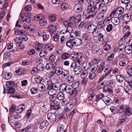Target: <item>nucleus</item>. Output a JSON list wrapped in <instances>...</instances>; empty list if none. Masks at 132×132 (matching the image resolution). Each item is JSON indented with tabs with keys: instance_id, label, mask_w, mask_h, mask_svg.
Returning <instances> with one entry per match:
<instances>
[{
	"instance_id": "f257e3e1",
	"label": "nucleus",
	"mask_w": 132,
	"mask_h": 132,
	"mask_svg": "<svg viewBox=\"0 0 132 132\" xmlns=\"http://www.w3.org/2000/svg\"><path fill=\"white\" fill-rule=\"evenodd\" d=\"M88 4V9L87 11L84 12L87 19L92 18L96 15L97 13L94 12V5L95 3L93 0H86Z\"/></svg>"
},
{
	"instance_id": "f03ea898",
	"label": "nucleus",
	"mask_w": 132,
	"mask_h": 132,
	"mask_svg": "<svg viewBox=\"0 0 132 132\" xmlns=\"http://www.w3.org/2000/svg\"><path fill=\"white\" fill-rule=\"evenodd\" d=\"M118 108L119 109L118 111L119 113H123L126 116H130L132 114L131 109L128 105H125L122 104H121L118 105Z\"/></svg>"
},
{
	"instance_id": "7ed1b4c3",
	"label": "nucleus",
	"mask_w": 132,
	"mask_h": 132,
	"mask_svg": "<svg viewBox=\"0 0 132 132\" xmlns=\"http://www.w3.org/2000/svg\"><path fill=\"white\" fill-rule=\"evenodd\" d=\"M113 84L112 81L110 80L107 81L105 84V86L103 88V92H108L111 93H113L112 87L110 86Z\"/></svg>"
},
{
	"instance_id": "20e7f679",
	"label": "nucleus",
	"mask_w": 132,
	"mask_h": 132,
	"mask_svg": "<svg viewBox=\"0 0 132 132\" xmlns=\"http://www.w3.org/2000/svg\"><path fill=\"white\" fill-rule=\"evenodd\" d=\"M97 66L98 68V72H101L104 68V62L102 60L98 61L97 63Z\"/></svg>"
},
{
	"instance_id": "39448f33",
	"label": "nucleus",
	"mask_w": 132,
	"mask_h": 132,
	"mask_svg": "<svg viewBox=\"0 0 132 132\" xmlns=\"http://www.w3.org/2000/svg\"><path fill=\"white\" fill-rule=\"evenodd\" d=\"M57 95L54 94V95H50V104H56L59 102L58 100L57 99Z\"/></svg>"
},
{
	"instance_id": "423d86ee",
	"label": "nucleus",
	"mask_w": 132,
	"mask_h": 132,
	"mask_svg": "<svg viewBox=\"0 0 132 132\" xmlns=\"http://www.w3.org/2000/svg\"><path fill=\"white\" fill-rule=\"evenodd\" d=\"M73 30V29L70 26H69L67 27L66 30L65 32H63L62 31H61L59 32V34H65V35H69V36H67V37L68 38L70 35H71V33Z\"/></svg>"
},
{
	"instance_id": "0eeeda50",
	"label": "nucleus",
	"mask_w": 132,
	"mask_h": 132,
	"mask_svg": "<svg viewBox=\"0 0 132 132\" xmlns=\"http://www.w3.org/2000/svg\"><path fill=\"white\" fill-rule=\"evenodd\" d=\"M125 45L124 44H122L121 45V46L123 47V48H121L122 50H124L126 53L127 54H129L132 52V47L130 46H125Z\"/></svg>"
},
{
	"instance_id": "6e6552de",
	"label": "nucleus",
	"mask_w": 132,
	"mask_h": 132,
	"mask_svg": "<svg viewBox=\"0 0 132 132\" xmlns=\"http://www.w3.org/2000/svg\"><path fill=\"white\" fill-rule=\"evenodd\" d=\"M82 7V4L77 3L75 5L74 7V10L76 13L80 12L81 11Z\"/></svg>"
},
{
	"instance_id": "1a4fd4ad",
	"label": "nucleus",
	"mask_w": 132,
	"mask_h": 132,
	"mask_svg": "<svg viewBox=\"0 0 132 132\" xmlns=\"http://www.w3.org/2000/svg\"><path fill=\"white\" fill-rule=\"evenodd\" d=\"M96 26L94 24H88L87 26V27L86 28L87 29V31L89 33H92L94 30L96 28Z\"/></svg>"
},
{
	"instance_id": "9d476101",
	"label": "nucleus",
	"mask_w": 132,
	"mask_h": 132,
	"mask_svg": "<svg viewBox=\"0 0 132 132\" xmlns=\"http://www.w3.org/2000/svg\"><path fill=\"white\" fill-rule=\"evenodd\" d=\"M73 89V87L72 85H68L65 86V87L64 89V90L67 93L70 94Z\"/></svg>"
},
{
	"instance_id": "9b49d317",
	"label": "nucleus",
	"mask_w": 132,
	"mask_h": 132,
	"mask_svg": "<svg viewBox=\"0 0 132 132\" xmlns=\"http://www.w3.org/2000/svg\"><path fill=\"white\" fill-rule=\"evenodd\" d=\"M121 18V16L119 17H112L111 21L114 24L118 25L120 22V19Z\"/></svg>"
},
{
	"instance_id": "f8f14e48",
	"label": "nucleus",
	"mask_w": 132,
	"mask_h": 132,
	"mask_svg": "<svg viewBox=\"0 0 132 132\" xmlns=\"http://www.w3.org/2000/svg\"><path fill=\"white\" fill-rule=\"evenodd\" d=\"M25 106L24 104H21L19 105L15 110V112L16 113H20L22 112L25 109Z\"/></svg>"
},
{
	"instance_id": "ddd939ff",
	"label": "nucleus",
	"mask_w": 132,
	"mask_h": 132,
	"mask_svg": "<svg viewBox=\"0 0 132 132\" xmlns=\"http://www.w3.org/2000/svg\"><path fill=\"white\" fill-rule=\"evenodd\" d=\"M104 23L103 21L99 22L97 23V26H96V28L100 30V31H102L104 30Z\"/></svg>"
},
{
	"instance_id": "4468645a",
	"label": "nucleus",
	"mask_w": 132,
	"mask_h": 132,
	"mask_svg": "<svg viewBox=\"0 0 132 132\" xmlns=\"http://www.w3.org/2000/svg\"><path fill=\"white\" fill-rule=\"evenodd\" d=\"M7 92L10 94H12V95H11V97H14L15 96L13 94L15 93V89L13 87H7Z\"/></svg>"
},
{
	"instance_id": "2eb2a0df",
	"label": "nucleus",
	"mask_w": 132,
	"mask_h": 132,
	"mask_svg": "<svg viewBox=\"0 0 132 132\" xmlns=\"http://www.w3.org/2000/svg\"><path fill=\"white\" fill-rule=\"evenodd\" d=\"M72 54L70 55L69 53H64L62 54L61 57L62 59L64 60L67 59L70 56H71L73 59L75 58L74 56H72Z\"/></svg>"
},
{
	"instance_id": "dca6fc26",
	"label": "nucleus",
	"mask_w": 132,
	"mask_h": 132,
	"mask_svg": "<svg viewBox=\"0 0 132 132\" xmlns=\"http://www.w3.org/2000/svg\"><path fill=\"white\" fill-rule=\"evenodd\" d=\"M120 16L121 18L126 22H128L130 20V14L129 13L123 16Z\"/></svg>"
},
{
	"instance_id": "f3484780",
	"label": "nucleus",
	"mask_w": 132,
	"mask_h": 132,
	"mask_svg": "<svg viewBox=\"0 0 132 132\" xmlns=\"http://www.w3.org/2000/svg\"><path fill=\"white\" fill-rule=\"evenodd\" d=\"M112 70L108 65L105 67L104 69V72L105 73V75L106 76L108 75L111 71Z\"/></svg>"
},
{
	"instance_id": "a211bd4d",
	"label": "nucleus",
	"mask_w": 132,
	"mask_h": 132,
	"mask_svg": "<svg viewBox=\"0 0 132 132\" xmlns=\"http://www.w3.org/2000/svg\"><path fill=\"white\" fill-rule=\"evenodd\" d=\"M54 73L58 75H61L63 74V70L62 68L60 67H56Z\"/></svg>"
},
{
	"instance_id": "6ab92c4d",
	"label": "nucleus",
	"mask_w": 132,
	"mask_h": 132,
	"mask_svg": "<svg viewBox=\"0 0 132 132\" xmlns=\"http://www.w3.org/2000/svg\"><path fill=\"white\" fill-rule=\"evenodd\" d=\"M56 113V112H55ZM47 117L48 119L55 120L56 118L55 113H49L47 114Z\"/></svg>"
},
{
	"instance_id": "aec40b11",
	"label": "nucleus",
	"mask_w": 132,
	"mask_h": 132,
	"mask_svg": "<svg viewBox=\"0 0 132 132\" xmlns=\"http://www.w3.org/2000/svg\"><path fill=\"white\" fill-rule=\"evenodd\" d=\"M89 38V35L86 33H85L83 34L82 36V43L84 42V44H85L87 43V40Z\"/></svg>"
},
{
	"instance_id": "412c9836",
	"label": "nucleus",
	"mask_w": 132,
	"mask_h": 132,
	"mask_svg": "<svg viewBox=\"0 0 132 132\" xmlns=\"http://www.w3.org/2000/svg\"><path fill=\"white\" fill-rule=\"evenodd\" d=\"M102 100L104 101L106 104L108 105L110 104L112 102L111 99L109 97L105 96L103 98H102Z\"/></svg>"
},
{
	"instance_id": "4be33fe9",
	"label": "nucleus",
	"mask_w": 132,
	"mask_h": 132,
	"mask_svg": "<svg viewBox=\"0 0 132 132\" xmlns=\"http://www.w3.org/2000/svg\"><path fill=\"white\" fill-rule=\"evenodd\" d=\"M73 44L74 45L78 46L80 45L82 42V40L78 38H73Z\"/></svg>"
},
{
	"instance_id": "5701e85b",
	"label": "nucleus",
	"mask_w": 132,
	"mask_h": 132,
	"mask_svg": "<svg viewBox=\"0 0 132 132\" xmlns=\"http://www.w3.org/2000/svg\"><path fill=\"white\" fill-rule=\"evenodd\" d=\"M83 68L86 70H87L91 67V64L87 61L84 62L82 64Z\"/></svg>"
},
{
	"instance_id": "b1692460",
	"label": "nucleus",
	"mask_w": 132,
	"mask_h": 132,
	"mask_svg": "<svg viewBox=\"0 0 132 132\" xmlns=\"http://www.w3.org/2000/svg\"><path fill=\"white\" fill-rule=\"evenodd\" d=\"M54 89L56 91L60 90L62 86V85L59 82L53 84Z\"/></svg>"
},
{
	"instance_id": "393cba45",
	"label": "nucleus",
	"mask_w": 132,
	"mask_h": 132,
	"mask_svg": "<svg viewBox=\"0 0 132 132\" xmlns=\"http://www.w3.org/2000/svg\"><path fill=\"white\" fill-rule=\"evenodd\" d=\"M115 10L116 13L118 14L119 15V16L120 15L123 13L124 11V9L123 7L120 6L117 8Z\"/></svg>"
},
{
	"instance_id": "a878e982",
	"label": "nucleus",
	"mask_w": 132,
	"mask_h": 132,
	"mask_svg": "<svg viewBox=\"0 0 132 132\" xmlns=\"http://www.w3.org/2000/svg\"><path fill=\"white\" fill-rule=\"evenodd\" d=\"M116 78L117 81L119 83L122 82L124 80L123 76L121 75H118L116 76Z\"/></svg>"
},
{
	"instance_id": "bb28decb",
	"label": "nucleus",
	"mask_w": 132,
	"mask_h": 132,
	"mask_svg": "<svg viewBox=\"0 0 132 132\" xmlns=\"http://www.w3.org/2000/svg\"><path fill=\"white\" fill-rule=\"evenodd\" d=\"M60 106L58 102L57 104H50V108L51 109H54L55 110H59L60 108Z\"/></svg>"
},
{
	"instance_id": "cd10ccee",
	"label": "nucleus",
	"mask_w": 132,
	"mask_h": 132,
	"mask_svg": "<svg viewBox=\"0 0 132 132\" xmlns=\"http://www.w3.org/2000/svg\"><path fill=\"white\" fill-rule=\"evenodd\" d=\"M45 88V85L41 83H39L38 85L37 89L40 91L43 92Z\"/></svg>"
},
{
	"instance_id": "c85d7f7f",
	"label": "nucleus",
	"mask_w": 132,
	"mask_h": 132,
	"mask_svg": "<svg viewBox=\"0 0 132 132\" xmlns=\"http://www.w3.org/2000/svg\"><path fill=\"white\" fill-rule=\"evenodd\" d=\"M82 69L80 66H77L73 69L74 72L76 74H78L81 72Z\"/></svg>"
},
{
	"instance_id": "c756f323",
	"label": "nucleus",
	"mask_w": 132,
	"mask_h": 132,
	"mask_svg": "<svg viewBox=\"0 0 132 132\" xmlns=\"http://www.w3.org/2000/svg\"><path fill=\"white\" fill-rule=\"evenodd\" d=\"M24 15L23 14H21L20 16V19L23 21L25 22H26L29 23L30 21V19L29 18H27L23 16Z\"/></svg>"
},
{
	"instance_id": "7c9ffc66",
	"label": "nucleus",
	"mask_w": 132,
	"mask_h": 132,
	"mask_svg": "<svg viewBox=\"0 0 132 132\" xmlns=\"http://www.w3.org/2000/svg\"><path fill=\"white\" fill-rule=\"evenodd\" d=\"M126 80L128 83L129 86H130L131 88H132V77L131 76H129L126 78Z\"/></svg>"
},
{
	"instance_id": "2f4dec72",
	"label": "nucleus",
	"mask_w": 132,
	"mask_h": 132,
	"mask_svg": "<svg viewBox=\"0 0 132 132\" xmlns=\"http://www.w3.org/2000/svg\"><path fill=\"white\" fill-rule=\"evenodd\" d=\"M54 48L53 45L50 43L48 44L45 46L46 50L48 51L52 50Z\"/></svg>"
},
{
	"instance_id": "473e14b6",
	"label": "nucleus",
	"mask_w": 132,
	"mask_h": 132,
	"mask_svg": "<svg viewBox=\"0 0 132 132\" xmlns=\"http://www.w3.org/2000/svg\"><path fill=\"white\" fill-rule=\"evenodd\" d=\"M73 39L70 40H68L66 43V44L67 46L70 48H72L74 45L73 44Z\"/></svg>"
},
{
	"instance_id": "72a5a7b5",
	"label": "nucleus",
	"mask_w": 132,
	"mask_h": 132,
	"mask_svg": "<svg viewBox=\"0 0 132 132\" xmlns=\"http://www.w3.org/2000/svg\"><path fill=\"white\" fill-rule=\"evenodd\" d=\"M44 18L42 14H38L36 15L34 18V19L36 21H40Z\"/></svg>"
},
{
	"instance_id": "f704fd0d",
	"label": "nucleus",
	"mask_w": 132,
	"mask_h": 132,
	"mask_svg": "<svg viewBox=\"0 0 132 132\" xmlns=\"http://www.w3.org/2000/svg\"><path fill=\"white\" fill-rule=\"evenodd\" d=\"M47 89L53 88V84L51 80L50 79L47 81Z\"/></svg>"
},
{
	"instance_id": "c9c22d12",
	"label": "nucleus",
	"mask_w": 132,
	"mask_h": 132,
	"mask_svg": "<svg viewBox=\"0 0 132 132\" xmlns=\"http://www.w3.org/2000/svg\"><path fill=\"white\" fill-rule=\"evenodd\" d=\"M47 89L48 90V94L50 96L55 94V93L56 91L54 89V87Z\"/></svg>"
},
{
	"instance_id": "e433bc0d",
	"label": "nucleus",
	"mask_w": 132,
	"mask_h": 132,
	"mask_svg": "<svg viewBox=\"0 0 132 132\" xmlns=\"http://www.w3.org/2000/svg\"><path fill=\"white\" fill-rule=\"evenodd\" d=\"M45 66L42 64H39L37 66V70L39 71H43L45 69Z\"/></svg>"
},
{
	"instance_id": "4c0bfd02",
	"label": "nucleus",
	"mask_w": 132,
	"mask_h": 132,
	"mask_svg": "<svg viewBox=\"0 0 132 132\" xmlns=\"http://www.w3.org/2000/svg\"><path fill=\"white\" fill-rule=\"evenodd\" d=\"M48 121L46 120L44 121L43 122L41 123L39 127V128L42 129L44 127H45L48 125Z\"/></svg>"
},
{
	"instance_id": "58836bf2",
	"label": "nucleus",
	"mask_w": 132,
	"mask_h": 132,
	"mask_svg": "<svg viewBox=\"0 0 132 132\" xmlns=\"http://www.w3.org/2000/svg\"><path fill=\"white\" fill-rule=\"evenodd\" d=\"M42 45L41 44L38 43L36 44L35 45V48L37 51L39 52L42 50Z\"/></svg>"
},
{
	"instance_id": "ea45409f",
	"label": "nucleus",
	"mask_w": 132,
	"mask_h": 132,
	"mask_svg": "<svg viewBox=\"0 0 132 132\" xmlns=\"http://www.w3.org/2000/svg\"><path fill=\"white\" fill-rule=\"evenodd\" d=\"M48 30L50 32H53L56 29L55 26L53 25H51L49 26L48 27Z\"/></svg>"
},
{
	"instance_id": "a19ab883",
	"label": "nucleus",
	"mask_w": 132,
	"mask_h": 132,
	"mask_svg": "<svg viewBox=\"0 0 132 132\" xmlns=\"http://www.w3.org/2000/svg\"><path fill=\"white\" fill-rule=\"evenodd\" d=\"M58 100H62L65 98L64 95L62 93H60L57 95Z\"/></svg>"
},
{
	"instance_id": "79ce46f5",
	"label": "nucleus",
	"mask_w": 132,
	"mask_h": 132,
	"mask_svg": "<svg viewBox=\"0 0 132 132\" xmlns=\"http://www.w3.org/2000/svg\"><path fill=\"white\" fill-rule=\"evenodd\" d=\"M94 44L93 43L90 42L88 43L86 45V46L88 50H92L94 46Z\"/></svg>"
},
{
	"instance_id": "37998d69",
	"label": "nucleus",
	"mask_w": 132,
	"mask_h": 132,
	"mask_svg": "<svg viewBox=\"0 0 132 132\" xmlns=\"http://www.w3.org/2000/svg\"><path fill=\"white\" fill-rule=\"evenodd\" d=\"M66 81L68 83H70L72 82L74 80L72 76H68L66 78Z\"/></svg>"
},
{
	"instance_id": "c03bdc74",
	"label": "nucleus",
	"mask_w": 132,
	"mask_h": 132,
	"mask_svg": "<svg viewBox=\"0 0 132 132\" xmlns=\"http://www.w3.org/2000/svg\"><path fill=\"white\" fill-rule=\"evenodd\" d=\"M101 31L100 30H99L96 28L92 33V35L93 37H97V36L100 33L99 32Z\"/></svg>"
},
{
	"instance_id": "a18cd8bd",
	"label": "nucleus",
	"mask_w": 132,
	"mask_h": 132,
	"mask_svg": "<svg viewBox=\"0 0 132 132\" xmlns=\"http://www.w3.org/2000/svg\"><path fill=\"white\" fill-rule=\"evenodd\" d=\"M47 22L46 19H45L44 17L43 18L39 21V24L40 25L42 26H44L47 25Z\"/></svg>"
},
{
	"instance_id": "49530a36",
	"label": "nucleus",
	"mask_w": 132,
	"mask_h": 132,
	"mask_svg": "<svg viewBox=\"0 0 132 132\" xmlns=\"http://www.w3.org/2000/svg\"><path fill=\"white\" fill-rule=\"evenodd\" d=\"M51 37L53 40L56 42L58 41L59 39V36L57 34L51 35Z\"/></svg>"
},
{
	"instance_id": "de8ad7c7",
	"label": "nucleus",
	"mask_w": 132,
	"mask_h": 132,
	"mask_svg": "<svg viewBox=\"0 0 132 132\" xmlns=\"http://www.w3.org/2000/svg\"><path fill=\"white\" fill-rule=\"evenodd\" d=\"M104 96L103 94H98L96 96V101H98L101 99L102 100V98H103Z\"/></svg>"
},
{
	"instance_id": "09e8293b",
	"label": "nucleus",
	"mask_w": 132,
	"mask_h": 132,
	"mask_svg": "<svg viewBox=\"0 0 132 132\" xmlns=\"http://www.w3.org/2000/svg\"><path fill=\"white\" fill-rule=\"evenodd\" d=\"M6 86L7 87H13L14 86V82L12 81H9L6 82Z\"/></svg>"
},
{
	"instance_id": "8fccbe9b",
	"label": "nucleus",
	"mask_w": 132,
	"mask_h": 132,
	"mask_svg": "<svg viewBox=\"0 0 132 132\" xmlns=\"http://www.w3.org/2000/svg\"><path fill=\"white\" fill-rule=\"evenodd\" d=\"M47 53V51L41 50L39 53V56L40 57H43L45 56Z\"/></svg>"
},
{
	"instance_id": "3c124183",
	"label": "nucleus",
	"mask_w": 132,
	"mask_h": 132,
	"mask_svg": "<svg viewBox=\"0 0 132 132\" xmlns=\"http://www.w3.org/2000/svg\"><path fill=\"white\" fill-rule=\"evenodd\" d=\"M88 74L87 71L86 70L83 71L81 75V77L83 79H85Z\"/></svg>"
},
{
	"instance_id": "603ef678",
	"label": "nucleus",
	"mask_w": 132,
	"mask_h": 132,
	"mask_svg": "<svg viewBox=\"0 0 132 132\" xmlns=\"http://www.w3.org/2000/svg\"><path fill=\"white\" fill-rule=\"evenodd\" d=\"M130 30V28L129 26L127 25H126L123 28V32L125 33L126 32L129 31Z\"/></svg>"
},
{
	"instance_id": "864d4df0",
	"label": "nucleus",
	"mask_w": 132,
	"mask_h": 132,
	"mask_svg": "<svg viewBox=\"0 0 132 132\" xmlns=\"http://www.w3.org/2000/svg\"><path fill=\"white\" fill-rule=\"evenodd\" d=\"M61 7L62 10H64L68 9V6L67 3H64L61 4Z\"/></svg>"
},
{
	"instance_id": "5fc2aeb1",
	"label": "nucleus",
	"mask_w": 132,
	"mask_h": 132,
	"mask_svg": "<svg viewBox=\"0 0 132 132\" xmlns=\"http://www.w3.org/2000/svg\"><path fill=\"white\" fill-rule=\"evenodd\" d=\"M96 76L95 74L93 72H89L88 76L89 78L91 80L93 79Z\"/></svg>"
},
{
	"instance_id": "6e6d98bb",
	"label": "nucleus",
	"mask_w": 132,
	"mask_h": 132,
	"mask_svg": "<svg viewBox=\"0 0 132 132\" xmlns=\"http://www.w3.org/2000/svg\"><path fill=\"white\" fill-rule=\"evenodd\" d=\"M42 79V77L38 75H36L35 77V80L37 83L40 82L41 81Z\"/></svg>"
},
{
	"instance_id": "4d7b16f0",
	"label": "nucleus",
	"mask_w": 132,
	"mask_h": 132,
	"mask_svg": "<svg viewBox=\"0 0 132 132\" xmlns=\"http://www.w3.org/2000/svg\"><path fill=\"white\" fill-rule=\"evenodd\" d=\"M77 93V91L76 90L73 89L69 94L70 95V96L72 97H74L76 96Z\"/></svg>"
},
{
	"instance_id": "13d9d810",
	"label": "nucleus",
	"mask_w": 132,
	"mask_h": 132,
	"mask_svg": "<svg viewBox=\"0 0 132 132\" xmlns=\"http://www.w3.org/2000/svg\"><path fill=\"white\" fill-rule=\"evenodd\" d=\"M38 89L35 87L31 88L30 89L31 93L32 94H36L37 92Z\"/></svg>"
},
{
	"instance_id": "bf43d9fd",
	"label": "nucleus",
	"mask_w": 132,
	"mask_h": 132,
	"mask_svg": "<svg viewBox=\"0 0 132 132\" xmlns=\"http://www.w3.org/2000/svg\"><path fill=\"white\" fill-rule=\"evenodd\" d=\"M11 76L12 75L11 73H6L5 74L4 77V79H10Z\"/></svg>"
},
{
	"instance_id": "052dcab7",
	"label": "nucleus",
	"mask_w": 132,
	"mask_h": 132,
	"mask_svg": "<svg viewBox=\"0 0 132 132\" xmlns=\"http://www.w3.org/2000/svg\"><path fill=\"white\" fill-rule=\"evenodd\" d=\"M98 41L99 42H102L103 40L104 35L102 33H100L97 36Z\"/></svg>"
},
{
	"instance_id": "680f3d73",
	"label": "nucleus",
	"mask_w": 132,
	"mask_h": 132,
	"mask_svg": "<svg viewBox=\"0 0 132 132\" xmlns=\"http://www.w3.org/2000/svg\"><path fill=\"white\" fill-rule=\"evenodd\" d=\"M112 24H109L107 26L106 28V30L107 32H110L112 30Z\"/></svg>"
},
{
	"instance_id": "e2e57ef3",
	"label": "nucleus",
	"mask_w": 132,
	"mask_h": 132,
	"mask_svg": "<svg viewBox=\"0 0 132 132\" xmlns=\"http://www.w3.org/2000/svg\"><path fill=\"white\" fill-rule=\"evenodd\" d=\"M50 20L52 22H54L56 20L55 16L54 15H50L49 16Z\"/></svg>"
},
{
	"instance_id": "0e129e2a",
	"label": "nucleus",
	"mask_w": 132,
	"mask_h": 132,
	"mask_svg": "<svg viewBox=\"0 0 132 132\" xmlns=\"http://www.w3.org/2000/svg\"><path fill=\"white\" fill-rule=\"evenodd\" d=\"M105 15L106 14L104 13H103L101 12L97 15V18H98V19H103V18Z\"/></svg>"
},
{
	"instance_id": "69168bd1",
	"label": "nucleus",
	"mask_w": 132,
	"mask_h": 132,
	"mask_svg": "<svg viewBox=\"0 0 132 132\" xmlns=\"http://www.w3.org/2000/svg\"><path fill=\"white\" fill-rule=\"evenodd\" d=\"M129 86L127 85L126 88L125 89V91L126 93H127L128 94L130 95L131 92V88H130L129 87Z\"/></svg>"
},
{
	"instance_id": "338daca9",
	"label": "nucleus",
	"mask_w": 132,
	"mask_h": 132,
	"mask_svg": "<svg viewBox=\"0 0 132 132\" xmlns=\"http://www.w3.org/2000/svg\"><path fill=\"white\" fill-rule=\"evenodd\" d=\"M13 47V44L12 42H9L7 44L6 48L8 49H12Z\"/></svg>"
},
{
	"instance_id": "774afa93",
	"label": "nucleus",
	"mask_w": 132,
	"mask_h": 132,
	"mask_svg": "<svg viewBox=\"0 0 132 132\" xmlns=\"http://www.w3.org/2000/svg\"><path fill=\"white\" fill-rule=\"evenodd\" d=\"M110 109L111 112L113 114H114L116 113V112L117 111V108L114 106H111L110 108Z\"/></svg>"
}]
</instances>
